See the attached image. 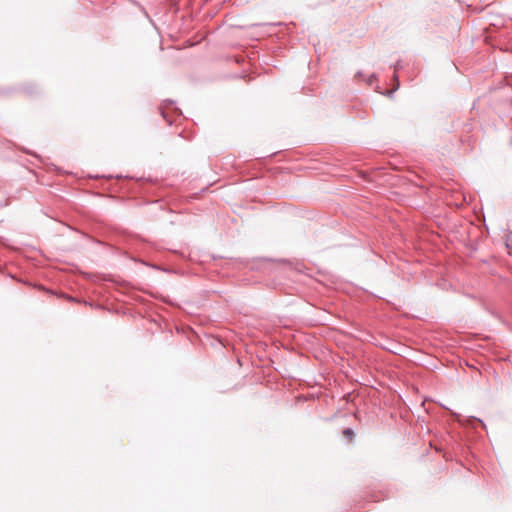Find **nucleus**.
<instances>
[{"label":"nucleus","mask_w":512,"mask_h":512,"mask_svg":"<svg viewBox=\"0 0 512 512\" xmlns=\"http://www.w3.org/2000/svg\"><path fill=\"white\" fill-rule=\"evenodd\" d=\"M343 434H344L346 437H348L349 439H351V438H352V436H353V431H352L351 429H345V430H344V432H343Z\"/></svg>","instance_id":"nucleus-2"},{"label":"nucleus","mask_w":512,"mask_h":512,"mask_svg":"<svg viewBox=\"0 0 512 512\" xmlns=\"http://www.w3.org/2000/svg\"><path fill=\"white\" fill-rule=\"evenodd\" d=\"M22 93L25 96L31 97L35 94L34 88L31 86H23L22 87Z\"/></svg>","instance_id":"nucleus-1"}]
</instances>
